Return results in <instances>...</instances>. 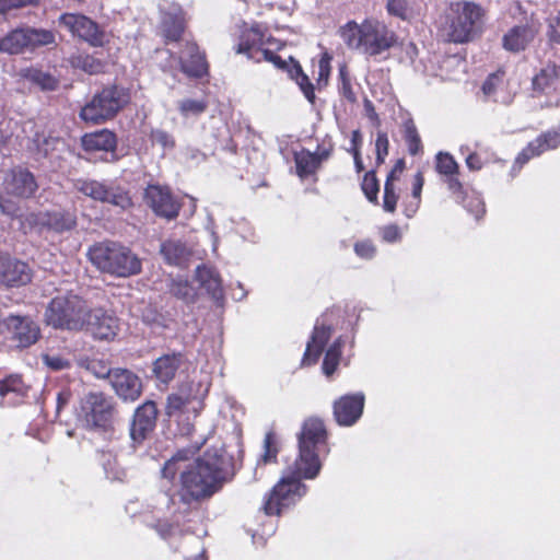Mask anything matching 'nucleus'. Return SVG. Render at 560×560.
Wrapping results in <instances>:
<instances>
[{"label":"nucleus","mask_w":560,"mask_h":560,"mask_svg":"<svg viewBox=\"0 0 560 560\" xmlns=\"http://www.w3.org/2000/svg\"><path fill=\"white\" fill-rule=\"evenodd\" d=\"M386 10L389 15L402 21H409L415 16V8L411 0H387Z\"/></svg>","instance_id":"obj_38"},{"label":"nucleus","mask_w":560,"mask_h":560,"mask_svg":"<svg viewBox=\"0 0 560 560\" xmlns=\"http://www.w3.org/2000/svg\"><path fill=\"white\" fill-rule=\"evenodd\" d=\"M88 256L100 271L112 276L127 278L141 272V259L127 246L104 241L89 248Z\"/></svg>","instance_id":"obj_4"},{"label":"nucleus","mask_w":560,"mask_h":560,"mask_svg":"<svg viewBox=\"0 0 560 560\" xmlns=\"http://www.w3.org/2000/svg\"><path fill=\"white\" fill-rule=\"evenodd\" d=\"M158 408L154 401L147 400L133 413L129 435L133 448L142 445L156 425Z\"/></svg>","instance_id":"obj_12"},{"label":"nucleus","mask_w":560,"mask_h":560,"mask_svg":"<svg viewBox=\"0 0 560 560\" xmlns=\"http://www.w3.org/2000/svg\"><path fill=\"white\" fill-rule=\"evenodd\" d=\"M277 448L275 446V434L272 432H268L264 439V454L260 459L257 462V467L255 469V475L257 474L258 467L261 463L267 464L276 460L277 457Z\"/></svg>","instance_id":"obj_47"},{"label":"nucleus","mask_w":560,"mask_h":560,"mask_svg":"<svg viewBox=\"0 0 560 560\" xmlns=\"http://www.w3.org/2000/svg\"><path fill=\"white\" fill-rule=\"evenodd\" d=\"M200 390H201L200 383L195 384L194 382H187V383L182 384L177 392H178V394H186L187 404H189L192 400L201 399L206 395L207 388L203 389L202 392H200Z\"/></svg>","instance_id":"obj_52"},{"label":"nucleus","mask_w":560,"mask_h":560,"mask_svg":"<svg viewBox=\"0 0 560 560\" xmlns=\"http://www.w3.org/2000/svg\"><path fill=\"white\" fill-rule=\"evenodd\" d=\"M341 75V85H340V93L343 97H346L350 102L355 101V94L352 90L351 83L348 79L345 78L343 73H340Z\"/></svg>","instance_id":"obj_59"},{"label":"nucleus","mask_w":560,"mask_h":560,"mask_svg":"<svg viewBox=\"0 0 560 560\" xmlns=\"http://www.w3.org/2000/svg\"><path fill=\"white\" fill-rule=\"evenodd\" d=\"M262 33L258 27L246 28L242 32L240 43L236 47L237 54H244L248 59H253L257 62L260 61V57L257 56V50L261 49Z\"/></svg>","instance_id":"obj_30"},{"label":"nucleus","mask_w":560,"mask_h":560,"mask_svg":"<svg viewBox=\"0 0 560 560\" xmlns=\"http://www.w3.org/2000/svg\"><path fill=\"white\" fill-rule=\"evenodd\" d=\"M436 171L445 176H453L457 174L458 165L451 154L440 152L436 155Z\"/></svg>","instance_id":"obj_44"},{"label":"nucleus","mask_w":560,"mask_h":560,"mask_svg":"<svg viewBox=\"0 0 560 560\" xmlns=\"http://www.w3.org/2000/svg\"><path fill=\"white\" fill-rule=\"evenodd\" d=\"M60 24L67 27L73 35L88 42L90 45L100 47L105 43V33L97 23L85 15L65 13L59 18Z\"/></svg>","instance_id":"obj_13"},{"label":"nucleus","mask_w":560,"mask_h":560,"mask_svg":"<svg viewBox=\"0 0 560 560\" xmlns=\"http://www.w3.org/2000/svg\"><path fill=\"white\" fill-rule=\"evenodd\" d=\"M168 289L172 295L187 303L192 302L196 298L195 288L187 279L180 277L172 279Z\"/></svg>","instance_id":"obj_37"},{"label":"nucleus","mask_w":560,"mask_h":560,"mask_svg":"<svg viewBox=\"0 0 560 560\" xmlns=\"http://www.w3.org/2000/svg\"><path fill=\"white\" fill-rule=\"evenodd\" d=\"M536 149L534 148L533 143L529 142L515 158L514 163L511 167V176L515 177L522 167L533 158L540 155L539 153H536Z\"/></svg>","instance_id":"obj_45"},{"label":"nucleus","mask_w":560,"mask_h":560,"mask_svg":"<svg viewBox=\"0 0 560 560\" xmlns=\"http://www.w3.org/2000/svg\"><path fill=\"white\" fill-rule=\"evenodd\" d=\"M503 85V78L500 73L490 74L486 81L482 83L481 90L483 95L487 98H490L494 102H504L499 97V90Z\"/></svg>","instance_id":"obj_42"},{"label":"nucleus","mask_w":560,"mask_h":560,"mask_svg":"<svg viewBox=\"0 0 560 560\" xmlns=\"http://www.w3.org/2000/svg\"><path fill=\"white\" fill-rule=\"evenodd\" d=\"M42 360L46 366H48L52 371H62L67 370L71 366V362L63 358L60 354L54 353V354H44L42 357Z\"/></svg>","instance_id":"obj_50"},{"label":"nucleus","mask_w":560,"mask_h":560,"mask_svg":"<svg viewBox=\"0 0 560 560\" xmlns=\"http://www.w3.org/2000/svg\"><path fill=\"white\" fill-rule=\"evenodd\" d=\"M393 177L394 173L392 172L384 186V210H395L397 205L398 197L396 195L394 184L392 183Z\"/></svg>","instance_id":"obj_53"},{"label":"nucleus","mask_w":560,"mask_h":560,"mask_svg":"<svg viewBox=\"0 0 560 560\" xmlns=\"http://www.w3.org/2000/svg\"><path fill=\"white\" fill-rule=\"evenodd\" d=\"M78 189L88 197L94 200L107 202L114 207H119L122 210L132 206L131 197L129 191L125 188L110 184L90 179L79 180L77 184Z\"/></svg>","instance_id":"obj_10"},{"label":"nucleus","mask_w":560,"mask_h":560,"mask_svg":"<svg viewBox=\"0 0 560 560\" xmlns=\"http://www.w3.org/2000/svg\"><path fill=\"white\" fill-rule=\"evenodd\" d=\"M330 336L331 327L319 324L317 320L311 339L307 341L306 349L302 359V365H312L317 362Z\"/></svg>","instance_id":"obj_26"},{"label":"nucleus","mask_w":560,"mask_h":560,"mask_svg":"<svg viewBox=\"0 0 560 560\" xmlns=\"http://www.w3.org/2000/svg\"><path fill=\"white\" fill-rule=\"evenodd\" d=\"M35 1L36 0H0V14H4L11 9L25 7Z\"/></svg>","instance_id":"obj_57"},{"label":"nucleus","mask_w":560,"mask_h":560,"mask_svg":"<svg viewBox=\"0 0 560 560\" xmlns=\"http://www.w3.org/2000/svg\"><path fill=\"white\" fill-rule=\"evenodd\" d=\"M3 189L10 197L30 198L36 191L37 183L30 171L14 168L5 175Z\"/></svg>","instance_id":"obj_20"},{"label":"nucleus","mask_w":560,"mask_h":560,"mask_svg":"<svg viewBox=\"0 0 560 560\" xmlns=\"http://www.w3.org/2000/svg\"><path fill=\"white\" fill-rule=\"evenodd\" d=\"M55 44V34L49 30L31 26L18 27L0 38V52L21 55Z\"/></svg>","instance_id":"obj_8"},{"label":"nucleus","mask_w":560,"mask_h":560,"mask_svg":"<svg viewBox=\"0 0 560 560\" xmlns=\"http://www.w3.org/2000/svg\"><path fill=\"white\" fill-rule=\"evenodd\" d=\"M180 353L165 354L158 358L153 363V373L161 383H170L176 375L182 364Z\"/></svg>","instance_id":"obj_29"},{"label":"nucleus","mask_w":560,"mask_h":560,"mask_svg":"<svg viewBox=\"0 0 560 560\" xmlns=\"http://www.w3.org/2000/svg\"><path fill=\"white\" fill-rule=\"evenodd\" d=\"M187 405L186 394H178V392L168 395L166 400L165 411L167 416H173L175 412L180 411Z\"/></svg>","instance_id":"obj_51"},{"label":"nucleus","mask_w":560,"mask_h":560,"mask_svg":"<svg viewBox=\"0 0 560 560\" xmlns=\"http://www.w3.org/2000/svg\"><path fill=\"white\" fill-rule=\"evenodd\" d=\"M24 393V385L19 375H11L0 381V396L7 397L9 394L22 395Z\"/></svg>","instance_id":"obj_46"},{"label":"nucleus","mask_w":560,"mask_h":560,"mask_svg":"<svg viewBox=\"0 0 560 560\" xmlns=\"http://www.w3.org/2000/svg\"><path fill=\"white\" fill-rule=\"evenodd\" d=\"M195 279L215 302L223 300L224 291L222 279L213 267L207 265L198 266L195 271Z\"/></svg>","instance_id":"obj_27"},{"label":"nucleus","mask_w":560,"mask_h":560,"mask_svg":"<svg viewBox=\"0 0 560 560\" xmlns=\"http://www.w3.org/2000/svg\"><path fill=\"white\" fill-rule=\"evenodd\" d=\"M100 463L103 466L107 479L117 481H122L126 479L127 471L117 464L116 457L112 454V452H100Z\"/></svg>","instance_id":"obj_34"},{"label":"nucleus","mask_w":560,"mask_h":560,"mask_svg":"<svg viewBox=\"0 0 560 560\" xmlns=\"http://www.w3.org/2000/svg\"><path fill=\"white\" fill-rule=\"evenodd\" d=\"M71 66L89 74H97L104 71L105 62L92 55L79 52L70 59Z\"/></svg>","instance_id":"obj_33"},{"label":"nucleus","mask_w":560,"mask_h":560,"mask_svg":"<svg viewBox=\"0 0 560 560\" xmlns=\"http://www.w3.org/2000/svg\"><path fill=\"white\" fill-rule=\"evenodd\" d=\"M208 103L203 100L183 98L177 102L179 114L185 117H197L206 112Z\"/></svg>","instance_id":"obj_39"},{"label":"nucleus","mask_w":560,"mask_h":560,"mask_svg":"<svg viewBox=\"0 0 560 560\" xmlns=\"http://www.w3.org/2000/svg\"><path fill=\"white\" fill-rule=\"evenodd\" d=\"M16 219L25 231V222L28 223L30 230L47 229L56 232L70 230L75 224L74 212H22Z\"/></svg>","instance_id":"obj_11"},{"label":"nucleus","mask_w":560,"mask_h":560,"mask_svg":"<svg viewBox=\"0 0 560 560\" xmlns=\"http://www.w3.org/2000/svg\"><path fill=\"white\" fill-rule=\"evenodd\" d=\"M33 277L30 266L19 259L8 256L0 271V282L7 287H22L31 282Z\"/></svg>","instance_id":"obj_24"},{"label":"nucleus","mask_w":560,"mask_h":560,"mask_svg":"<svg viewBox=\"0 0 560 560\" xmlns=\"http://www.w3.org/2000/svg\"><path fill=\"white\" fill-rule=\"evenodd\" d=\"M405 140L411 155H417L422 151L421 139L412 120L405 122Z\"/></svg>","instance_id":"obj_43"},{"label":"nucleus","mask_w":560,"mask_h":560,"mask_svg":"<svg viewBox=\"0 0 560 560\" xmlns=\"http://www.w3.org/2000/svg\"><path fill=\"white\" fill-rule=\"evenodd\" d=\"M290 77L295 80L300 90L303 92L306 100L314 104L315 102V92L314 85L310 81L308 77L302 71V68L299 63H293L289 69Z\"/></svg>","instance_id":"obj_36"},{"label":"nucleus","mask_w":560,"mask_h":560,"mask_svg":"<svg viewBox=\"0 0 560 560\" xmlns=\"http://www.w3.org/2000/svg\"><path fill=\"white\" fill-rule=\"evenodd\" d=\"M185 12L177 3L161 7V33L166 42H178L185 30Z\"/></svg>","instance_id":"obj_21"},{"label":"nucleus","mask_w":560,"mask_h":560,"mask_svg":"<svg viewBox=\"0 0 560 560\" xmlns=\"http://www.w3.org/2000/svg\"><path fill=\"white\" fill-rule=\"evenodd\" d=\"M423 183H424L423 175H422L421 172H418L415 175L413 182H412V196L416 199L420 198L421 190H422V187H423Z\"/></svg>","instance_id":"obj_61"},{"label":"nucleus","mask_w":560,"mask_h":560,"mask_svg":"<svg viewBox=\"0 0 560 560\" xmlns=\"http://www.w3.org/2000/svg\"><path fill=\"white\" fill-rule=\"evenodd\" d=\"M128 102L129 94L125 88L107 86L81 108L80 117L86 122L101 124L113 118Z\"/></svg>","instance_id":"obj_7"},{"label":"nucleus","mask_w":560,"mask_h":560,"mask_svg":"<svg viewBox=\"0 0 560 560\" xmlns=\"http://www.w3.org/2000/svg\"><path fill=\"white\" fill-rule=\"evenodd\" d=\"M452 34L456 42H466L479 27L483 16V9L469 1H458L451 5Z\"/></svg>","instance_id":"obj_9"},{"label":"nucleus","mask_w":560,"mask_h":560,"mask_svg":"<svg viewBox=\"0 0 560 560\" xmlns=\"http://www.w3.org/2000/svg\"><path fill=\"white\" fill-rule=\"evenodd\" d=\"M332 151V145L329 144L328 147H318L317 150L315 152H313V154L318 159V164L320 165V163L325 160H327L329 156H330V153Z\"/></svg>","instance_id":"obj_62"},{"label":"nucleus","mask_w":560,"mask_h":560,"mask_svg":"<svg viewBox=\"0 0 560 560\" xmlns=\"http://www.w3.org/2000/svg\"><path fill=\"white\" fill-rule=\"evenodd\" d=\"M80 368L85 369L97 378H107L109 381L114 369H110L107 362L97 359H89L80 357L77 359Z\"/></svg>","instance_id":"obj_35"},{"label":"nucleus","mask_w":560,"mask_h":560,"mask_svg":"<svg viewBox=\"0 0 560 560\" xmlns=\"http://www.w3.org/2000/svg\"><path fill=\"white\" fill-rule=\"evenodd\" d=\"M180 70L189 78H202L208 74L206 55L194 42H187L178 56Z\"/></svg>","instance_id":"obj_22"},{"label":"nucleus","mask_w":560,"mask_h":560,"mask_svg":"<svg viewBox=\"0 0 560 560\" xmlns=\"http://www.w3.org/2000/svg\"><path fill=\"white\" fill-rule=\"evenodd\" d=\"M3 325L18 348H27L39 338V327L30 316L9 315L3 319Z\"/></svg>","instance_id":"obj_15"},{"label":"nucleus","mask_w":560,"mask_h":560,"mask_svg":"<svg viewBox=\"0 0 560 560\" xmlns=\"http://www.w3.org/2000/svg\"><path fill=\"white\" fill-rule=\"evenodd\" d=\"M117 140L108 129L86 133L82 137V147L88 152H112L116 149Z\"/></svg>","instance_id":"obj_28"},{"label":"nucleus","mask_w":560,"mask_h":560,"mask_svg":"<svg viewBox=\"0 0 560 560\" xmlns=\"http://www.w3.org/2000/svg\"><path fill=\"white\" fill-rule=\"evenodd\" d=\"M380 232L383 241L387 243L398 242L402 234L401 230L395 224L383 226Z\"/></svg>","instance_id":"obj_56"},{"label":"nucleus","mask_w":560,"mask_h":560,"mask_svg":"<svg viewBox=\"0 0 560 560\" xmlns=\"http://www.w3.org/2000/svg\"><path fill=\"white\" fill-rule=\"evenodd\" d=\"M98 340H113L119 330V320L103 308L88 311L84 329Z\"/></svg>","instance_id":"obj_16"},{"label":"nucleus","mask_w":560,"mask_h":560,"mask_svg":"<svg viewBox=\"0 0 560 560\" xmlns=\"http://www.w3.org/2000/svg\"><path fill=\"white\" fill-rule=\"evenodd\" d=\"M362 190L370 201H375L378 192V182L373 171L368 172L362 182Z\"/></svg>","instance_id":"obj_49"},{"label":"nucleus","mask_w":560,"mask_h":560,"mask_svg":"<svg viewBox=\"0 0 560 560\" xmlns=\"http://www.w3.org/2000/svg\"><path fill=\"white\" fill-rule=\"evenodd\" d=\"M533 91L540 94L560 92V63L548 62L533 77Z\"/></svg>","instance_id":"obj_25"},{"label":"nucleus","mask_w":560,"mask_h":560,"mask_svg":"<svg viewBox=\"0 0 560 560\" xmlns=\"http://www.w3.org/2000/svg\"><path fill=\"white\" fill-rule=\"evenodd\" d=\"M109 384L116 395L124 401H135L142 393L140 377L127 369H114Z\"/></svg>","instance_id":"obj_17"},{"label":"nucleus","mask_w":560,"mask_h":560,"mask_svg":"<svg viewBox=\"0 0 560 560\" xmlns=\"http://www.w3.org/2000/svg\"><path fill=\"white\" fill-rule=\"evenodd\" d=\"M150 140L153 144L160 145L164 151L175 148L174 137L163 129H153L150 133Z\"/></svg>","instance_id":"obj_48"},{"label":"nucleus","mask_w":560,"mask_h":560,"mask_svg":"<svg viewBox=\"0 0 560 560\" xmlns=\"http://www.w3.org/2000/svg\"><path fill=\"white\" fill-rule=\"evenodd\" d=\"M466 165L470 171H480L483 166V162L477 153L472 152L467 155Z\"/></svg>","instance_id":"obj_60"},{"label":"nucleus","mask_w":560,"mask_h":560,"mask_svg":"<svg viewBox=\"0 0 560 560\" xmlns=\"http://www.w3.org/2000/svg\"><path fill=\"white\" fill-rule=\"evenodd\" d=\"M115 415V402L110 396L90 392L81 398L78 421L86 429L113 435Z\"/></svg>","instance_id":"obj_6"},{"label":"nucleus","mask_w":560,"mask_h":560,"mask_svg":"<svg viewBox=\"0 0 560 560\" xmlns=\"http://www.w3.org/2000/svg\"><path fill=\"white\" fill-rule=\"evenodd\" d=\"M294 161L296 166V174L302 179L315 174L320 166L318 164V159L307 150L295 152Z\"/></svg>","instance_id":"obj_32"},{"label":"nucleus","mask_w":560,"mask_h":560,"mask_svg":"<svg viewBox=\"0 0 560 560\" xmlns=\"http://www.w3.org/2000/svg\"><path fill=\"white\" fill-rule=\"evenodd\" d=\"M342 345L343 341L341 337H339L326 351L323 362V371L327 376L331 375L339 364Z\"/></svg>","instance_id":"obj_40"},{"label":"nucleus","mask_w":560,"mask_h":560,"mask_svg":"<svg viewBox=\"0 0 560 560\" xmlns=\"http://www.w3.org/2000/svg\"><path fill=\"white\" fill-rule=\"evenodd\" d=\"M388 138L385 132H378L375 140L376 162L382 164L388 154Z\"/></svg>","instance_id":"obj_54"},{"label":"nucleus","mask_w":560,"mask_h":560,"mask_svg":"<svg viewBox=\"0 0 560 560\" xmlns=\"http://www.w3.org/2000/svg\"><path fill=\"white\" fill-rule=\"evenodd\" d=\"M70 393L69 392H60L57 396V412L61 410L70 400Z\"/></svg>","instance_id":"obj_64"},{"label":"nucleus","mask_w":560,"mask_h":560,"mask_svg":"<svg viewBox=\"0 0 560 560\" xmlns=\"http://www.w3.org/2000/svg\"><path fill=\"white\" fill-rule=\"evenodd\" d=\"M21 77L44 91H54L58 86L55 77L34 67L22 69Z\"/></svg>","instance_id":"obj_31"},{"label":"nucleus","mask_w":560,"mask_h":560,"mask_svg":"<svg viewBox=\"0 0 560 560\" xmlns=\"http://www.w3.org/2000/svg\"><path fill=\"white\" fill-rule=\"evenodd\" d=\"M327 432L319 418H308L298 434L299 455L264 502L267 515H280L296 504L307 492L302 479H315L320 469L319 454L326 450Z\"/></svg>","instance_id":"obj_1"},{"label":"nucleus","mask_w":560,"mask_h":560,"mask_svg":"<svg viewBox=\"0 0 560 560\" xmlns=\"http://www.w3.org/2000/svg\"><path fill=\"white\" fill-rule=\"evenodd\" d=\"M206 441L207 438H202L195 442L192 452L179 451L162 469L167 479H173L180 470L182 497L187 503L212 497L234 475L233 457L223 447L208 450L202 457L183 467L188 454H194Z\"/></svg>","instance_id":"obj_2"},{"label":"nucleus","mask_w":560,"mask_h":560,"mask_svg":"<svg viewBox=\"0 0 560 560\" xmlns=\"http://www.w3.org/2000/svg\"><path fill=\"white\" fill-rule=\"evenodd\" d=\"M144 202L152 210H179L180 208H196V200L191 196L175 199L168 187L149 185L143 194Z\"/></svg>","instance_id":"obj_14"},{"label":"nucleus","mask_w":560,"mask_h":560,"mask_svg":"<svg viewBox=\"0 0 560 560\" xmlns=\"http://www.w3.org/2000/svg\"><path fill=\"white\" fill-rule=\"evenodd\" d=\"M363 393L349 394L334 402V416L339 425H353L362 416L364 408Z\"/></svg>","instance_id":"obj_19"},{"label":"nucleus","mask_w":560,"mask_h":560,"mask_svg":"<svg viewBox=\"0 0 560 560\" xmlns=\"http://www.w3.org/2000/svg\"><path fill=\"white\" fill-rule=\"evenodd\" d=\"M355 254L363 259H372L376 254V247L371 241H361L354 245Z\"/></svg>","instance_id":"obj_55"},{"label":"nucleus","mask_w":560,"mask_h":560,"mask_svg":"<svg viewBox=\"0 0 560 560\" xmlns=\"http://www.w3.org/2000/svg\"><path fill=\"white\" fill-rule=\"evenodd\" d=\"M338 35L350 49L376 57L389 50L398 36L383 21L365 19L361 24L349 21L338 30Z\"/></svg>","instance_id":"obj_3"},{"label":"nucleus","mask_w":560,"mask_h":560,"mask_svg":"<svg viewBox=\"0 0 560 560\" xmlns=\"http://www.w3.org/2000/svg\"><path fill=\"white\" fill-rule=\"evenodd\" d=\"M537 33L532 18L525 16L518 24L512 26L502 37V46L511 52L525 50Z\"/></svg>","instance_id":"obj_18"},{"label":"nucleus","mask_w":560,"mask_h":560,"mask_svg":"<svg viewBox=\"0 0 560 560\" xmlns=\"http://www.w3.org/2000/svg\"><path fill=\"white\" fill-rule=\"evenodd\" d=\"M184 156L187 162L200 163L205 161L206 155L196 148H186L184 151Z\"/></svg>","instance_id":"obj_58"},{"label":"nucleus","mask_w":560,"mask_h":560,"mask_svg":"<svg viewBox=\"0 0 560 560\" xmlns=\"http://www.w3.org/2000/svg\"><path fill=\"white\" fill-rule=\"evenodd\" d=\"M530 142L537 150L536 153L541 154L560 145V132L555 130L547 131Z\"/></svg>","instance_id":"obj_41"},{"label":"nucleus","mask_w":560,"mask_h":560,"mask_svg":"<svg viewBox=\"0 0 560 560\" xmlns=\"http://www.w3.org/2000/svg\"><path fill=\"white\" fill-rule=\"evenodd\" d=\"M159 253L166 265L178 268L187 267L192 255L191 248L176 237L162 241Z\"/></svg>","instance_id":"obj_23"},{"label":"nucleus","mask_w":560,"mask_h":560,"mask_svg":"<svg viewBox=\"0 0 560 560\" xmlns=\"http://www.w3.org/2000/svg\"><path fill=\"white\" fill-rule=\"evenodd\" d=\"M329 58H325L323 57L320 60H319V65H318V68H319V80H327L328 78V74H329Z\"/></svg>","instance_id":"obj_63"},{"label":"nucleus","mask_w":560,"mask_h":560,"mask_svg":"<svg viewBox=\"0 0 560 560\" xmlns=\"http://www.w3.org/2000/svg\"><path fill=\"white\" fill-rule=\"evenodd\" d=\"M88 311L85 301L80 296L75 294L58 295L48 303L45 322L55 329L81 331L84 329Z\"/></svg>","instance_id":"obj_5"}]
</instances>
